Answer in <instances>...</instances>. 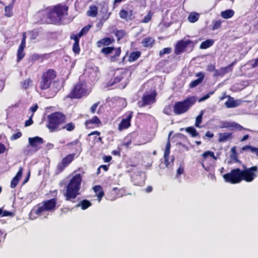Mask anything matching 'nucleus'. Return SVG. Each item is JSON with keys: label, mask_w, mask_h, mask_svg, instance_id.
<instances>
[{"label": "nucleus", "mask_w": 258, "mask_h": 258, "mask_svg": "<svg viewBox=\"0 0 258 258\" xmlns=\"http://www.w3.org/2000/svg\"><path fill=\"white\" fill-rule=\"evenodd\" d=\"M196 99L195 96H190L182 101L176 102L173 106L174 113L177 115L186 112L195 104Z\"/></svg>", "instance_id": "39448f33"}, {"label": "nucleus", "mask_w": 258, "mask_h": 258, "mask_svg": "<svg viewBox=\"0 0 258 258\" xmlns=\"http://www.w3.org/2000/svg\"><path fill=\"white\" fill-rule=\"evenodd\" d=\"M98 105V103H95L91 107V111L92 113H94L96 110V108Z\"/></svg>", "instance_id": "338daca9"}, {"label": "nucleus", "mask_w": 258, "mask_h": 258, "mask_svg": "<svg viewBox=\"0 0 258 258\" xmlns=\"http://www.w3.org/2000/svg\"><path fill=\"white\" fill-rule=\"evenodd\" d=\"M13 8V5L12 4L10 5L6 6L5 8V15L8 17H10L12 16V10Z\"/></svg>", "instance_id": "e433bc0d"}, {"label": "nucleus", "mask_w": 258, "mask_h": 258, "mask_svg": "<svg viewBox=\"0 0 258 258\" xmlns=\"http://www.w3.org/2000/svg\"><path fill=\"white\" fill-rule=\"evenodd\" d=\"M184 172V166L180 165L177 170L176 177H178L180 175L182 174Z\"/></svg>", "instance_id": "5fc2aeb1"}, {"label": "nucleus", "mask_w": 258, "mask_h": 258, "mask_svg": "<svg viewBox=\"0 0 258 258\" xmlns=\"http://www.w3.org/2000/svg\"><path fill=\"white\" fill-rule=\"evenodd\" d=\"M234 12L232 10H227L222 11L221 13V16L224 19H229L233 16Z\"/></svg>", "instance_id": "7c9ffc66"}, {"label": "nucleus", "mask_w": 258, "mask_h": 258, "mask_svg": "<svg viewBox=\"0 0 258 258\" xmlns=\"http://www.w3.org/2000/svg\"><path fill=\"white\" fill-rule=\"evenodd\" d=\"M23 153L25 155L28 156L32 154L30 150V146H28L26 149L23 150Z\"/></svg>", "instance_id": "bf43d9fd"}, {"label": "nucleus", "mask_w": 258, "mask_h": 258, "mask_svg": "<svg viewBox=\"0 0 258 258\" xmlns=\"http://www.w3.org/2000/svg\"><path fill=\"white\" fill-rule=\"evenodd\" d=\"M172 49L171 47H166L163 48L162 50L160 51L159 55L162 56L165 54H169L171 52Z\"/></svg>", "instance_id": "8fccbe9b"}, {"label": "nucleus", "mask_w": 258, "mask_h": 258, "mask_svg": "<svg viewBox=\"0 0 258 258\" xmlns=\"http://www.w3.org/2000/svg\"><path fill=\"white\" fill-rule=\"evenodd\" d=\"M225 127H228V128L233 127V128H235L236 130H239V131L246 130V131H250L249 130L243 127L242 126H241L240 124H239L237 123H227V125H225Z\"/></svg>", "instance_id": "c756f323"}, {"label": "nucleus", "mask_w": 258, "mask_h": 258, "mask_svg": "<svg viewBox=\"0 0 258 258\" xmlns=\"http://www.w3.org/2000/svg\"><path fill=\"white\" fill-rule=\"evenodd\" d=\"M203 115V111L202 110L200 112V114H199L196 119V122L195 124V126L197 127H200V124L202 123V117Z\"/></svg>", "instance_id": "a19ab883"}, {"label": "nucleus", "mask_w": 258, "mask_h": 258, "mask_svg": "<svg viewBox=\"0 0 258 258\" xmlns=\"http://www.w3.org/2000/svg\"><path fill=\"white\" fill-rule=\"evenodd\" d=\"M214 91L210 92L207 94L203 96L202 97L200 98L199 100V102L203 101L207 99H208L211 95H212L214 93Z\"/></svg>", "instance_id": "6e6d98bb"}, {"label": "nucleus", "mask_w": 258, "mask_h": 258, "mask_svg": "<svg viewBox=\"0 0 258 258\" xmlns=\"http://www.w3.org/2000/svg\"><path fill=\"white\" fill-rule=\"evenodd\" d=\"M19 179H17L16 177H14L11 182V187L12 188H15L19 183Z\"/></svg>", "instance_id": "3c124183"}, {"label": "nucleus", "mask_w": 258, "mask_h": 258, "mask_svg": "<svg viewBox=\"0 0 258 258\" xmlns=\"http://www.w3.org/2000/svg\"><path fill=\"white\" fill-rule=\"evenodd\" d=\"M232 138V134L231 133H220L219 134V139L218 142H224L229 139H230Z\"/></svg>", "instance_id": "393cba45"}, {"label": "nucleus", "mask_w": 258, "mask_h": 258, "mask_svg": "<svg viewBox=\"0 0 258 258\" xmlns=\"http://www.w3.org/2000/svg\"><path fill=\"white\" fill-rule=\"evenodd\" d=\"M66 116L62 113L55 112L47 116L46 127L50 132H53L59 130V125L66 122Z\"/></svg>", "instance_id": "20e7f679"}, {"label": "nucleus", "mask_w": 258, "mask_h": 258, "mask_svg": "<svg viewBox=\"0 0 258 258\" xmlns=\"http://www.w3.org/2000/svg\"><path fill=\"white\" fill-rule=\"evenodd\" d=\"M33 123V121L31 117L28 120H27L25 122V126H28L31 125Z\"/></svg>", "instance_id": "69168bd1"}, {"label": "nucleus", "mask_w": 258, "mask_h": 258, "mask_svg": "<svg viewBox=\"0 0 258 258\" xmlns=\"http://www.w3.org/2000/svg\"><path fill=\"white\" fill-rule=\"evenodd\" d=\"M222 21L221 20H216L212 22V30L218 29L221 27Z\"/></svg>", "instance_id": "79ce46f5"}, {"label": "nucleus", "mask_w": 258, "mask_h": 258, "mask_svg": "<svg viewBox=\"0 0 258 258\" xmlns=\"http://www.w3.org/2000/svg\"><path fill=\"white\" fill-rule=\"evenodd\" d=\"M154 43L155 40L150 37L144 38L142 42L143 45L145 47H152Z\"/></svg>", "instance_id": "a878e982"}, {"label": "nucleus", "mask_w": 258, "mask_h": 258, "mask_svg": "<svg viewBox=\"0 0 258 258\" xmlns=\"http://www.w3.org/2000/svg\"><path fill=\"white\" fill-rule=\"evenodd\" d=\"M185 131L191 135L192 137H196L199 136V133L193 126H189L185 128Z\"/></svg>", "instance_id": "473e14b6"}, {"label": "nucleus", "mask_w": 258, "mask_h": 258, "mask_svg": "<svg viewBox=\"0 0 258 258\" xmlns=\"http://www.w3.org/2000/svg\"><path fill=\"white\" fill-rule=\"evenodd\" d=\"M214 41L213 39H207L201 43L200 48L202 49H207L213 45Z\"/></svg>", "instance_id": "cd10ccee"}, {"label": "nucleus", "mask_w": 258, "mask_h": 258, "mask_svg": "<svg viewBox=\"0 0 258 258\" xmlns=\"http://www.w3.org/2000/svg\"><path fill=\"white\" fill-rule=\"evenodd\" d=\"M56 76V72L52 69H48L43 72L39 83V88L42 90L49 89Z\"/></svg>", "instance_id": "423d86ee"}, {"label": "nucleus", "mask_w": 258, "mask_h": 258, "mask_svg": "<svg viewBox=\"0 0 258 258\" xmlns=\"http://www.w3.org/2000/svg\"><path fill=\"white\" fill-rule=\"evenodd\" d=\"M123 79L122 76H116L114 78L113 81L112 82V84L118 83L121 81V80Z\"/></svg>", "instance_id": "052dcab7"}, {"label": "nucleus", "mask_w": 258, "mask_h": 258, "mask_svg": "<svg viewBox=\"0 0 258 258\" xmlns=\"http://www.w3.org/2000/svg\"><path fill=\"white\" fill-rule=\"evenodd\" d=\"M26 34L25 32H23L22 34V39L21 43L19 46L18 49L24 50V48L26 47Z\"/></svg>", "instance_id": "58836bf2"}, {"label": "nucleus", "mask_w": 258, "mask_h": 258, "mask_svg": "<svg viewBox=\"0 0 258 258\" xmlns=\"http://www.w3.org/2000/svg\"><path fill=\"white\" fill-rule=\"evenodd\" d=\"M145 180V176L141 173L136 174L132 177V181L134 184L136 186H142L144 185Z\"/></svg>", "instance_id": "a211bd4d"}, {"label": "nucleus", "mask_w": 258, "mask_h": 258, "mask_svg": "<svg viewBox=\"0 0 258 258\" xmlns=\"http://www.w3.org/2000/svg\"><path fill=\"white\" fill-rule=\"evenodd\" d=\"M114 42V40L113 38L109 37H105L97 42V45L98 47H101L104 46H108Z\"/></svg>", "instance_id": "412c9836"}, {"label": "nucleus", "mask_w": 258, "mask_h": 258, "mask_svg": "<svg viewBox=\"0 0 258 258\" xmlns=\"http://www.w3.org/2000/svg\"><path fill=\"white\" fill-rule=\"evenodd\" d=\"M91 27V26L88 25V26H86L83 27L81 30V31L79 32V33H78L79 37H81L83 35H86L89 31Z\"/></svg>", "instance_id": "c03bdc74"}, {"label": "nucleus", "mask_w": 258, "mask_h": 258, "mask_svg": "<svg viewBox=\"0 0 258 258\" xmlns=\"http://www.w3.org/2000/svg\"><path fill=\"white\" fill-rule=\"evenodd\" d=\"M3 217H7V216H13L14 215L13 213L11 212L8 211H3V213L2 214Z\"/></svg>", "instance_id": "0e129e2a"}, {"label": "nucleus", "mask_w": 258, "mask_h": 258, "mask_svg": "<svg viewBox=\"0 0 258 258\" xmlns=\"http://www.w3.org/2000/svg\"><path fill=\"white\" fill-rule=\"evenodd\" d=\"M28 141L29 146L35 148V152L38 151L40 149V147H38V146L40 145L43 144L44 142L43 139L38 136L29 138L28 139Z\"/></svg>", "instance_id": "dca6fc26"}, {"label": "nucleus", "mask_w": 258, "mask_h": 258, "mask_svg": "<svg viewBox=\"0 0 258 258\" xmlns=\"http://www.w3.org/2000/svg\"><path fill=\"white\" fill-rule=\"evenodd\" d=\"M22 136V133L21 132H18L17 133H16V134H13L11 136V140H17V139L20 138V137H21Z\"/></svg>", "instance_id": "864d4df0"}, {"label": "nucleus", "mask_w": 258, "mask_h": 258, "mask_svg": "<svg viewBox=\"0 0 258 258\" xmlns=\"http://www.w3.org/2000/svg\"><path fill=\"white\" fill-rule=\"evenodd\" d=\"M101 124V121L97 116H94L91 119L85 121L84 124L87 129L94 128L98 127Z\"/></svg>", "instance_id": "2eb2a0df"}, {"label": "nucleus", "mask_w": 258, "mask_h": 258, "mask_svg": "<svg viewBox=\"0 0 258 258\" xmlns=\"http://www.w3.org/2000/svg\"><path fill=\"white\" fill-rule=\"evenodd\" d=\"M32 37L35 39L39 35V31L38 30L34 29L31 31Z\"/></svg>", "instance_id": "e2e57ef3"}, {"label": "nucleus", "mask_w": 258, "mask_h": 258, "mask_svg": "<svg viewBox=\"0 0 258 258\" xmlns=\"http://www.w3.org/2000/svg\"><path fill=\"white\" fill-rule=\"evenodd\" d=\"M6 151L5 146L2 143H0V154L4 153Z\"/></svg>", "instance_id": "774afa93"}, {"label": "nucleus", "mask_w": 258, "mask_h": 258, "mask_svg": "<svg viewBox=\"0 0 258 258\" xmlns=\"http://www.w3.org/2000/svg\"><path fill=\"white\" fill-rule=\"evenodd\" d=\"M235 61L232 62L230 64L226 67L221 68L219 70H216L214 76H223L227 73L232 72L233 70V67L235 64Z\"/></svg>", "instance_id": "f3484780"}, {"label": "nucleus", "mask_w": 258, "mask_h": 258, "mask_svg": "<svg viewBox=\"0 0 258 258\" xmlns=\"http://www.w3.org/2000/svg\"><path fill=\"white\" fill-rule=\"evenodd\" d=\"M157 93L155 91H153L150 94H146L143 96L142 97V106H145L156 102V97Z\"/></svg>", "instance_id": "ddd939ff"}, {"label": "nucleus", "mask_w": 258, "mask_h": 258, "mask_svg": "<svg viewBox=\"0 0 258 258\" xmlns=\"http://www.w3.org/2000/svg\"><path fill=\"white\" fill-rule=\"evenodd\" d=\"M136 136L137 135L136 133H132L128 134L124 138L125 142L123 144V145L128 148L131 144L133 140L136 138Z\"/></svg>", "instance_id": "b1692460"}, {"label": "nucleus", "mask_w": 258, "mask_h": 258, "mask_svg": "<svg viewBox=\"0 0 258 258\" xmlns=\"http://www.w3.org/2000/svg\"><path fill=\"white\" fill-rule=\"evenodd\" d=\"M73 51L76 54H79L81 49L80 48L79 43H74L73 45Z\"/></svg>", "instance_id": "09e8293b"}, {"label": "nucleus", "mask_w": 258, "mask_h": 258, "mask_svg": "<svg viewBox=\"0 0 258 258\" xmlns=\"http://www.w3.org/2000/svg\"><path fill=\"white\" fill-rule=\"evenodd\" d=\"M199 19V15L198 13H191L188 17V20L191 23H195L197 22Z\"/></svg>", "instance_id": "c9c22d12"}, {"label": "nucleus", "mask_w": 258, "mask_h": 258, "mask_svg": "<svg viewBox=\"0 0 258 258\" xmlns=\"http://www.w3.org/2000/svg\"><path fill=\"white\" fill-rule=\"evenodd\" d=\"M75 127L76 125L75 123L73 122H70L66 124L61 128L63 130H66L68 132H72L75 130Z\"/></svg>", "instance_id": "f704fd0d"}, {"label": "nucleus", "mask_w": 258, "mask_h": 258, "mask_svg": "<svg viewBox=\"0 0 258 258\" xmlns=\"http://www.w3.org/2000/svg\"><path fill=\"white\" fill-rule=\"evenodd\" d=\"M170 148H171V145L170 142L169 140V138H168V141L166 143L164 153V156H165V158H167V157H169L170 152Z\"/></svg>", "instance_id": "4c0bfd02"}, {"label": "nucleus", "mask_w": 258, "mask_h": 258, "mask_svg": "<svg viewBox=\"0 0 258 258\" xmlns=\"http://www.w3.org/2000/svg\"><path fill=\"white\" fill-rule=\"evenodd\" d=\"M86 90L81 83L76 84L71 92L68 95L67 97L72 99H80L85 94Z\"/></svg>", "instance_id": "1a4fd4ad"}, {"label": "nucleus", "mask_w": 258, "mask_h": 258, "mask_svg": "<svg viewBox=\"0 0 258 258\" xmlns=\"http://www.w3.org/2000/svg\"><path fill=\"white\" fill-rule=\"evenodd\" d=\"M93 188L95 193V195L97 197L98 201H101L104 196V192L102 187L100 185H97L94 186Z\"/></svg>", "instance_id": "5701e85b"}, {"label": "nucleus", "mask_w": 258, "mask_h": 258, "mask_svg": "<svg viewBox=\"0 0 258 258\" xmlns=\"http://www.w3.org/2000/svg\"><path fill=\"white\" fill-rule=\"evenodd\" d=\"M32 82V81L30 78L26 79L22 83V88L24 89H28L30 85L31 84Z\"/></svg>", "instance_id": "49530a36"}, {"label": "nucleus", "mask_w": 258, "mask_h": 258, "mask_svg": "<svg viewBox=\"0 0 258 258\" xmlns=\"http://www.w3.org/2000/svg\"><path fill=\"white\" fill-rule=\"evenodd\" d=\"M53 194H55V197L42 201L34 206L31 210L30 215L34 218L40 216L45 213H53L57 209V199L56 195L57 194V190L55 189L52 191Z\"/></svg>", "instance_id": "f03ea898"}, {"label": "nucleus", "mask_w": 258, "mask_h": 258, "mask_svg": "<svg viewBox=\"0 0 258 258\" xmlns=\"http://www.w3.org/2000/svg\"><path fill=\"white\" fill-rule=\"evenodd\" d=\"M133 112L127 111L122 116V118L118 124V130L122 131L128 128L131 125V120L133 118Z\"/></svg>", "instance_id": "9d476101"}, {"label": "nucleus", "mask_w": 258, "mask_h": 258, "mask_svg": "<svg viewBox=\"0 0 258 258\" xmlns=\"http://www.w3.org/2000/svg\"><path fill=\"white\" fill-rule=\"evenodd\" d=\"M114 34L117 37V40L119 41L125 36V35H126V33L125 31L124 30H116L114 32Z\"/></svg>", "instance_id": "72a5a7b5"}, {"label": "nucleus", "mask_w": 258, "mask_h": 258, "mask_svg": "<svg viewBox=\"0 0 258 258\" xmlns=\"http://www.w3.org/2000/svg\"><path fill=\"white\" fill-rule=\"evenodd\" d=\"M98 14V9L95 6H91L87 12V15L89 16L95 17Z\"/></svg>", "instance_id": "2f4dec72"}, {"label": "nucleus", "mask_w": 258, "mask_h": 258, "mask_svg": "<svg viewBox=\"0 0 258 258\" xmlns=\"http://www.w3.org/2000/svg\"><path fill=\"white\" fill-rule=\"evenodd\" d=\"M75 154H69L63 157L61 161L57 164L56 168L58 172H61L68 167L75 159Z\"/></svg>", "instance_id": "9b49d317"}, {"label": "nucleus", "mask_w": 258, "mask_h": 258, "mask_svg": "<svg viewBox=\"0 0 258 258\" xmlns=\"http://www.w3.org/2000/svg\"><path fill=\"white\" fill-rule=\"evenodd\" d=\"M192 41L189 39L187 40H180L178 41L174 48V53L176 55H179L181 53H183L187 48V46L192 44Z\"/></svg>", "instance_id": "f8f14e48"}, {"label": "nucleus", "mask_w": 258, "mask_h": 258, "mask_svg": "<svg viewBox=\"0 0 258 258\" xmlns=\"http://www.w3.org/2000/svg\"><path fill=\"white\" fill-rule=\"evenodd\" d=\"M196 76L199 78L196 80L192 81L190 83L189 87L190 88H195L200 85L203 82L205 78V74L204 73L200 72L197 73Z\"/></svg>", "instance_id": "6ab92c4d"}, {"label": "nucleus", "mask_w": 258, "mask_h": 258, "mask_svg": "<svg viewBox=\"0 0 258 258\" xmlns=\"http://www.w3.org/2000/svg\"><path fill=\"white\" fill-rule=\"evenodd\" d=\"M228 100L225 103V105L227 108H234L239 106L240 104V101L236 100L231 97L230 96H227Z\"/></svg>", "instance_id": "aec40b11"}, {"label": "nucleus", "mask_w": 258, "mask_h": 258, "mask_svg": "<svg viewBox=\"0 0 258 258\" xmlns=\"http://www.w3.org/2000/svg\"><path fill=\"white\" fill-rule=\"evenodd\" d=\"M79 143H80V147H81V143H80L79 140L78 139H76L72 142L68 143L67 144V146H76V145H77Z\"/></svg>", "instance_id": "13d9d810"}, {"label": "nucleus", "mask_w": 258, "mask_h": 258, "mask_svg": "<svg viewBox=\"0 0 258 258\" xmlns=\"http://www.w3.org/2000/svg\"><path fill=\"white\" fill-rule=\"evenodd\" d=\"M225 182L231 184H236L241 181V169L239 168L233 169L229 173L223 175Z\"/></svg>", "instance_id": "0eeeda50"}, {"label": "nucleus", "mask_w": 258, "mask_h": 258, "mask_svg": "<svg viewBox=\"0 0 258 258\" xmlns=\"http://www.w3.org/2000/svg\"><path fill=\"white\" fill-rule=\"evenodd\" d=\"M153 13L151 11H149L147 15H146L144 19L141 21V22L143 23H147L149 22L152 18Z\"/></svg>", "instance_id": "37998d69"}, {"label": "nucleus", "mask_w": 258, "mask_h": 258, "mask_svg": "<svg viewBox=\"0 0 258 258\" xmlns=\"http://www.w3.org/2000/svg\"><path fill=\"white\" fill-rule=\"evenodd\" d=\"M257 171V166H253L250 168L241 170V181L244 180L247 182H252L256 177L255 172Z\"/></svg>", "instance_id": "6e6552de"}, {"label": "nucleus", "mask_w": 258, "mask_h": 258, "mask_svg": "<svg viewBox=\"0 0 258 258\" xmlns=\"http://www.w3.org/2000/svg\"><path fill=\"white\" fill-rule=\"evenodd\" d=\"M81 37H79L78 34H71L70 35V39L74 40V43H79L80 42V38Z\"/></svg>", "instance_id": "603ef678"}, {"label": "nucleus", "mask_w": 258, "mask_h": 258, "mask_svg": "<svg viewBox=\"0 0 258 258\" xmlns=\"http://www.w3.org/2000/svg\"><path fill=\"white\" fill-rule=\"evenodd\" d=\"M69 7L66 5L57 4L46 9L44 16L48 20L45 23L60 25L65 16L68 15Z\"/></svg>", "instance_id": "f257e3e1"}, {"label": "nucleus", "mask_w": 258, "mask_h": 258, "mask_svg": "<svg viewBox=\"0 0 258 258\" xmlns=\"http://www.w3.org/2000/svg\"><path fill=\"white\" fill-rule=\"evenodd\" d=\"M23 169L22 167H20L18 171L17 172L16 176L14 177H16L17 179H19L20 180L22 176V173H23Z\"/></svg>", "instance_id": "4d7b16f0"}, {"label": "nucleus", "mask_w": 258, "mask_h": 258, "mask_svg": "<svg viewBox=\"0 0 258 258\" xmlns=\"http://www.w3.org/2000/svg\"><path fill=\"white\" fill-rule=\"evenodd\" d=\"M115 53L111 57V59L114 60L117 57H118L121 53V48L120 47L115 48L113 50Z\"/></svg>", "instance_id": "de8ad7c7"}, {"label": "nucleus", "mask_w": 258, "mask_h": 258, "mask_svg": "<svg viewBox=\"0 0 258 258\" xmlns=\"http://www.w3.org/2000/svg\"><path fill=\"white\" fill-rule=\"evenodd\" d=\"M114 48L113 47L107 46L105 47H103L101 50V52L103 53L105 55H108L112 52Z\"/></svg>", "instance_id": "ea45409f"}, {"label": "nucleus", "mask_w": 258, "mask_h": 258, "mask_svg": "<svg viewBox=\"0 0 258 258\" xmlns=\"http://www.w3.org/2000/svg\"><path fill=\"white\" fill-rule=\"evenodd\" d=\"M25 53L24 52V50L18 49L17 53V62L20 61L25 56Z\"/></svg>", "instance_id": "a18cd8bd"}, {"label": "nucleus", "mask_w": 258, "mask_h": 258, "mask_svg": "<svg viewBox=\"0 0 258 258\" xmlns=\"http://www.w3.org/2000/svg\"><path fill=\"white\" fill-rule=\"evenodd\" d=\"M201 156L202 157L201 164L203 167H205L204 163L208 157H211L215 160L217 159V157L215 156L214 153L211 151H207L204 152Z\"/></svg>", "instance_id": "4be33fe9"}, {"label": "nucleus", "mask_w": 258, "mask_h": 258, "mask_svg": "<svg viewBox=\"0 0 258 258\" xmlns=\"http://www.w3.org/2000/svg\"><path fill=\"white\" fill-rule=\"evenodd\" d=\"M92 205L91 203L87 200H83L76 205V207H81L82 210H86Z\"/></svg>", "instance_id": "c85d7f7f"}, {"label": "nucleus", "mask_w": 258, "mask_h": 258, "mask_svg": "<svg viewBox=\"0 0 258 258\" xmlns=\"http://www.w3.org/2000/svg\"><path fill=\"white\" fill-rule=\"evenodd\" d=\"M119 16L120 18L126 22L131 21L135 19L134 11L132 10L127 11L122 9L119 11Z\"/></svg>", "instance_id": "4468645a"}, {"label": "nucleus", "mask_w": 258, "mask_h": 258, "mask_svg": "<svg viewBox=\"0 0 258 258\" xmlns=\"http://www.w3.org/2000/svg\"><path fill=\"white\" fill-rule=\"evenodd\" d=\"M82 179V175L80 173L75 174L70 179L63 194L67 201L73 202L80 195Z\"/></svg>", "instance_id": "7ed1b4c3"}, {"label": "nucleus", "mask_w": 258, "mask_h": 258, "mask_svg": "<svg viewBox=\"0 0 258 258\" xmlns=\"http://www.w3.org/2000/svg\"><path fill=\"white\" fill-rule=\"evenodd\" d=\"M207 70L209 72H214L215 73V71L217 70L215 69V66L214 64H209L207 66Z\"/></svg>", "instance_id": "680f3d73"}, {"label": "nucleus", "mask_w": 258, "mask_h": 258, "mask_svg": "<svg viewBox=\"0 0 258 258\" xmlns=\"http://www.w3.org/2000/svg\"><path fill=\"white\" fill-rule=\"evenodd\" d=\"M141 53L139 51L131 52L128 57V61L131 62L136 61L141 56Z\"/></svg>", "instance_id": "bb28decb"}]
</instances>
